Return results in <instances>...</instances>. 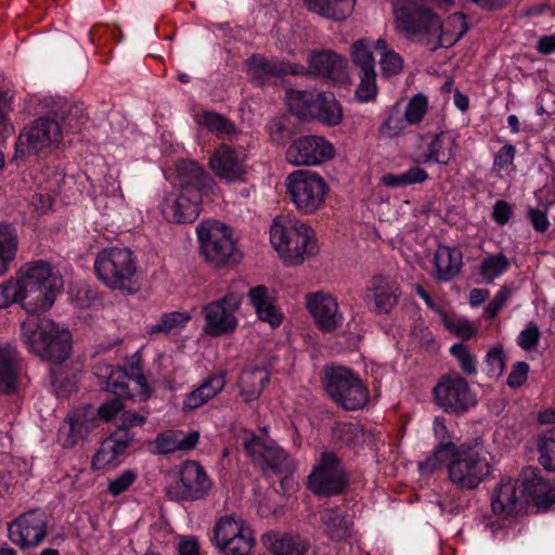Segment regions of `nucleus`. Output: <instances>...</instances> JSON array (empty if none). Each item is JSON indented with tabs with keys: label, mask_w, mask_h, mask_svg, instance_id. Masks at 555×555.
Instances as JSON below:
<instances>
[{
	"label": "nucleus",
	"mask_w": 555,
	"mask_h": 555,
	"mask_svg": "<svg viewBox=\"0 0 555 555\" xmlns=\"http://www.w3.org/2000/svg\"><path fill=\"white\" fill-rule=\"evenodd\" d=\"M539 462L544 469L555 470V429H546L537 438Z\"/></svg>",
	"instance_id": "nucleus-53"
},
{
	"label": "nucleus",
	"mask_w": 555,
	"mask_h": 555,
	"mask_svg": "<svg viewBox=\"0 0 555 555\" xmlns=\"http://www.w3.org/2000/svg\"><path fill=\"white\" fill-rule=\"evenodd\" d=\"M202 193L192 190L185 192H171L162 204V212L169 222L191 223L194 222L201 214Z\"/></svg>",
	"instance_id": "nucleus-18"
},
{
	"label": "nucleus",
	"mask_w": 555,
	"mask_h": 555,
	"mask_svg": "<svg viewBox=\"0 0 555 555\" xmlns=\"http://www.w3.org/2000/svg\"><path fill=\"white\" fill-rule=\"evenodd\" d=\"M270 380L269 372L263 367L245 369L240 376V393L244 401L257 400Z\"/></svg>",
	"instance_id": "nucleus-36"
},
{
	"label": "nucleus",
	"mask_w": 555,
	"mask_h": 555,
	"mask_svg": "<svg viewBox=\"0 0 555 555\" xmlns=\"http://www.w3.org/2000/svg\"><path fill=\"white\" fill-rule=\"evenodd\" d=\"M8 537L21 548L39 545L47 537L48 519L42 509H30L8 522Z\"/></svg>",
	"instance_id": "nucleus-15"
},
{
	"label": "nucleus",
	"mask_w": 555,
	"mask_h": 555,
	"mask_svg": "<svg viewBox=\"0 0 555 555\" xmlns=\"http://www.w3.org/2000/svg\"><path fill=\"white\" fill-rule=\"evenodd\" d=\"M311 120H318L327 126H337L343 120V109L333 93L319 92Z\"/></svg>",
	"instance_id": "nucleus-38"
},
{
	"label": "nucleus",
	"mask_w": 555,
	"mask_h": 555,
	"mask_svg": "<svg viewBox=\"0 0 555 555\" xmlns=\"http://www.w3.org/2000/svg\"><path fill=\"white\" fill-rule=\"evenodd\" d=\"M243 293L231 292L224 297L207 304L203 308L206 321L204 331L210 336H221L234 332L237 326L235 312L238 310Z\"/></svg>",
	"instance_id": "nucleus-12"
},
{
	"label": "nucleus",
	"mask_w": 555,
	"mask_h": 555,
	"mask_svg": "<svg viewBox=\"0 0 555 555\" xmlns=\"http://www.w3.org/2000/svg\"><path fill=\"white\" fill-rule=\"evenodd\" d=\"M325 533L333 540H343L350 535L351 522L340 508H327L321 515Z\"/></svg>",
	"instance_id": "nucleus-45"
},
{
	"label": "nucleus",
	"mask_w": 555,
	"mask_h": 555,
	"mask_svg": "<svg viewBox=\"0 0 555 555\" xmlns=\"http://www.w3.org/2000/svg\"><path fill=\"white\" fill-rule=\"evenodd\" d=\"M135 480V474L130 470H124L115 479L108 483V491L112 495L117 496L125 492Z\"/></svg>",
	"instance_id": "nucleus-63"
},
{
	"label": "nucleus",
	"mask_w": 555,
	"mask_h": 555,
	"mask_svg": "<svg viewBox=\"0 0 555 555\" xmlns=\"http://www.w3.org/2000/svg\"><path fill=\"white\" fill-rule=\"evenodd\" d=\"M44 107L56 117L61 118L66 127L72 131H79L86 120L83 107L78 103H69L65 100L51 101L44 103Z\"/></svg>",
	"instance_id": "nucleus-42"
},
{
	"label": "nucleus",
	"mask_w": 555,
	"mask_h": 555,
	"mask_svg": "<svg viewBox=\"0 0 555 555\" xmlns=\"http://www.w3.org/2000/svg\"><path fill=\"white\" fill-rule=\"evenodd\" d=\"M350 56L358 69L359 86L356 90V98L360 102H370L377 94L375 60L373 56L371 41L366 38L356 40L350 48Z\"/></svg>",
	"instance_id": "nucleus-14"
},
{
	"label": "nucleus",
	"mask_w": 555,
	"mask_h": 555,
	"mask_svg": "<svg viewBox=\"0 0 555 555\" xmlns=\"http://www.w3.org/2000/svg\"><path fill=\"white\" fill-rule=\"evenodd\" d=\"M468 30L466 17L462 13H454L447 20L446 25L441 22V33L431 40V50L439 47H451L457 42Z\"/></svg>",
	"instance_id": "nucleus-39"
},
{
	"label": "nucleus",
	"mask_w": 555,
	"mask_h": 555,
	"mask_svg": "<svg viewBox=\"0 0 555 555\" xmlns=\"http://www.w3.org/2000/svg\"><path fill=\"white\" fill-rule=\"evenodd\" d=\"M55 332L44 343L48 354H42L41 359L52 363H62L69 357L72 336L68 330L61 328L57 324H55Z\"/></svg>",
	"instance_id": "nucleus-43"
},
{
	"label": "nucleus",
	"mask_w": 555,
	"mask_h": 555,
	"mask_svg": "<svg viewBox=\"0 0 555 555\" xmlns=\"http://www.w3.org/2000/svg\"><path fill=\"white\" fill-rule=\"evenodd\" d=\"M398 283L390 276L376 275L366 286L365 300L376 313H389L398 304Z\"/></svg>",
	"instance_id": "nucleus-21"
},
{
	"label": "nucleus",
	"mask_w": 555,
	"mask_h": 555,
	"mask_svg": "<svg viewBox=\"0 0 555 555\" xmlns=\"http://www.w3.org/2000/svg\"><path fill=\"white\" fill-rule=\"evenodd\" d=\"M191 317L186 312L172 311L164 313L155 324L147 325V334H170L183 328Z\"/></svg>",
	"instance_id": "nucleus-52"
},
{
	"label": "nucleus",
	"mask_w": 555,
	"mask_h": 555,
	"mask_svg": "<svg viewBox=\"0 0 555 555\" xmlns=\"http://www.w3.org/2000/svg\"><path fill=\"white\" fill-rule=\"evenodd\" d=\"M300 73L298 65L279 60H266L261 56H253L248 62V74L259 86L264 85L273 77L287 74L298 75Z\"/></svg>",
	"instance_id": "nucleus-30"
},
{
	"label": "nucleus",
	"mask_w": 555,
	"mask_h": 555,
	"mask_svg": "<svg viewBox=\"0 0 555 555\" xmlns=\"http://www.w3.org/2000/svg\"><path fill=\"white\" fill-rule=\"evenodd\" d=\"M488 374L493 377H499L504 371V352L503 348L498 346L492 348L487 354Z\"/></svg>",
	"instance_id": "nucleus-62"
},
{
	"label": "nucleus",
	"mask_w": 555,
	"mask_h": 555,
	"mask_svg": "<svg viewBox=\"0 0 555 555\" xmlns=\"http://www.w3.org/2000/svg\"><path fill=\"white\" fill-rule=\"evenodd\" d=\"M17 251V234L9 224L0 225V276L3 275L9 264L14 260Z\"/></svg>",
	"instance_id": "nucleus-49"
},
{
	"label": "nucleus",
	"mask_w": 555,
	"mask_h": 555,
	"mask_svg": "<svg viewBox=\"0 0 555 555\" xmlns=\"http://www.w3.org/2000/svg\"><path fill=\"white\" fill-rule=\"evenodd\" d=\"M134 436L130 431H115L106 438L92 457V467L102 469L113 464L130 447Z\"/></svg>",
	"instance_id": "nucleus-29"
},
{
	"label": "nucleus",
	"mask_w": 555,
	"mask_h": 555,
	"mask_svg": "<svg viewBox=\"0 0 555 555\" xmlns=\"http://www.w3.org/2000/svg\"><path fill=\"white\" fill-rule=\"evenodd\" d=\"M23 286L18 280H9L0 285V309H4L14 302L22 305Z\"/></svg>",
	"instance_id": "nucleus-55"
},
{
	"label": "nucleus",
	"mask_w": 555,
	"mask_h": 555,
	"mask_svg": "<svg viewBox=\"0 0 555 555\" xmlns=\"http://www.w3.org/2000/svg\"><path fill=\"white\" fill-rule=\"evenodd\" d=\"M289 118L286 116L275 117L268 124V133L275 144H285L292 137V129L288 125Z\"/></svg>",
	"instance_id": "nucleus-56"
},
{
	"label": "nucleus",
	"mask_w": 555,
	"mask_h": 555,
	"mask_svg": "<svg viewBox=\"0 0 555 555\" xmlns=\"http://www.w3.org/2000/svg\"><path fill=\"white\" fill-rule=\"evenodd\" d=\"M177 178L180 190L192 192L196 190L202 193L205 185L206 173L204 169L195 162L182 160L177 166Z\"/></svg>",
	"instance_id": "nucleus-44"
},
{
	"label": "nucleus",
	"mask_w": 555,
	"mask_h": 555,
	"mask_svg": "<svg viewBox=\"0 0 555 555\" xmlns=\"http://www.w3.org/2000/svg\"><path fill=\"white\" fill-rule=\"evenodd\" d=\"M244 449L255 466L267 473H283L291 467L286 452L274 441L250 435L243 442Z\"/></svg>",
	"instance_id": "nucleus-16"
},
{
	"label": "nucleus",
	"mask_w": 555,
	"mask_h": 555,
	"mask_svg": "<svg viewBox=\"0 0 555 555\" xmlns=\"http://www.w3.org/2000/svg\"><path fill=\"white\" fill-rule=\"evenodd\" d=\"M410 125L405 116H402L399 112L389 114L387 119L379 127L380 134L393 138L399 135L405 127Z\"/></svg>",
	"instance_id": "nucleus-60"
},
{
	"label": "nucleus",
	"mask_w": 555,
	"mask_h": 555,
	"mask_svg": "<svg viewBox=\"0 0 555 555\" xmlns=\"http://www.w3.org/2000/svg\"><path fill=\"white\" fill-rule=\"evenodd\" d=\"M225 386L223 373L207 377L197 388L185 395L183 409L186 411L196 410L216 397Z\"/></svg>",
	"instance_id": "nucleus-33"
},
{
	"label": "nucleus",
	"mask_w": 555,
	"mask_h": 555,
	"mask_svg": "<svg viewBox=\"0 0 555 555\" xmlns=\"http://www.w3.org/2000/svg\"><path fill=\"white\" fill-rule=\"evenodd\" d=\"M309 68L314 75L334 83L348 79L346 60L331 50L313 53L309 59Z\"/></svg>",
	"instance_id": "nucleus-26"
},
{
	"label": "nucleus",
	"mask_w": 555,
	"mask_h": 555,
	"mask_svg": "<svg viewBox=\"0 0 555 555\" xmlns=\"http://www.w3.org/2000/svg\"><path fill=\"white\" fill-rule=\"evenodd\" d=\"M17 278L23 288L46 286L52 289L63 288V278L54 268L44 260L28 262L23 266Z\"/></svg>",
	"instance_id": "nucleus-25"
},
{
	"label": "nucleus",
	"mask_w": 555,
	"mask_h": 555,
	"mask_svg": "<svg viewBox=\"0 0 555 555\" xmlns=\"http://www.w3.org/2000/svg\"><path fill=\"white\" fill-rule=\"evenodd\" d=\"M291 201L304 214H313L325 202L328 188L325 180L310 170H296L286 178Z\"/></svg>",
	"instance_id": "nucleus-7"
},
{
	"label": "nucleus",
	"mask_w": 555,
	"mask_h": 555,
	"mask_svg": "<svg viewBox=\"0 0 555 555\" xmlns=\"http://www.w3.org/2000/svg\"><path fill=\"white\" fill-rule=\"evenodd\" d=\"M199 440L198 431L183 433L182 430H168L159 434L155 439L156 451L168 454L176 451L193 450Z\"/></svg>",
	"instance_id": "nucleus-34"
},
{
	"label": "nucleus",
	"mask_w": 555,
	"mask_h": 555,
	"mask_svg": "<svg viewBox=\"0 0 555 555\" xmlns=\"http://www.w3.org/2000/svg\"><path fill=\"white\" fill-rule=\"evenodd\" d=\"M211 481L205 469L194 461H186L179 472V479L167 488V495L175 501H196L205 498Z\"/></svg>",
	"instance_id": "nucleus-13"
},
{
	"label": "nucleus",
	"mask_w": 555,
	"mask_h": 555,
	"mask_svg": "<svg viewBox=\"0 0 555 555\" xmlns=\"http://www.w3.org/2000/svg\"><path fill=\"white\" fill-rule=\"evenodd\" d=\"M248 297L261 321L268 322L272 327L281 324L283 315L268 299V288L266 286L259 285L250 288Z\"/></svg>",
	"instance_id": "nucleus-41"
},
{
	"label": "nucleus",
	"mask_w": 555,
	"mask_h": 555,
	"mask_svg": "<svg viewBox=\"0 0 555 555\" xmlns=\"http://www.w3.org/2000/svg\"><path fill=\"white\" fill-rule=\"evenodd\" d=\"M17 251V234L9 224L0 225V276L3 275L9 264L14 260Z\"/></svg>",
	"instance_id": "nucleus-50"
},
{
	"label": "nucleus",
	"mask_w": 555,
	"mask_h": 555,
	"mask_svg": "<svg viewBox=\"0 0 555 555\" xmlns=\"http://www.w3.org/2000/svg\"><path fill=\"white\" fill-rule=\"evenodd\" d=\"M274 538L270 543V550L274 555H307L310 544L309 542L296 534H283L278 537L276 533L269 534L268 540Z\"/></svg>",
	"instance_id": "nucleus-46"
},
{
	"label": "nucleus",
	"mask_w": 555,
	"mask_h": 555,
	"mask_svg": "<svg viewBox=\"0 0 555 555\" xmlns=\"http://www.w3.org/2000/svg\"><path fill=\"white\" fill-rule=\"evenodd\" d=\"M201 251L214 267L236 264L242 254L233 238V231L217 220H205L196 228Z\"/></svg>",
	"instance_id": "nucleus-5"
},
{
	"label": "nucleus",
	"mask_w": 555,
	"mask_h": 555,
	"mask_svg": "<svg viewBox=\"0 0 555 555\" xmlns=\"http://www.w3.org/2000/svg\"><path fill=\"white\" fill-rule=\"evenodd\" d=\"M98 426L95 409L83 406L69 414L59 429V441L65 448L82 442Z\"/></svg>",
	"instance_id": "nucleus-19"
},
{
	"label": "nucleus",
	"mask_w": 555,
	"mask_h": 555,
	"mask_svg": "<svg viewBox=\"0 0 555 555\" xmlns=\"http://www.w3.org/2000/svg\"><path fill=\"white\" fill-rule=\"evenodd\" d=\"M380 72L384 77L398 75L403 68V59L396 51L382 53L379 60Z\"/></svg>",
	"instance_id": "nucleus-59"
},
{
	"label": "nucleus",
	"mask_w": 555,
	"mask_h": 555,
	"mask_svg": "<svg viewBox=\"0 0 555 555\" xmlns=\"http://www.w3.org/2000/svg\"><path fill=\"white\" fill-rule=\"evenodd\" d=\"M440 464H446L449 481L462 491L475 490L492 472V456L481 443L441 442L420 463V470L430 474Z\"/></svg>",
	"instance_id": "nucleus-1"
},
{
	"label": "nucleus",
	"mask_w": 555,
	"mask_h": 555,
	"mask_svg": "<svg viewBox=\"0 0 555 555\" xmlns=\"http://www.w3.org/2000/svg\"><path fill=\"white\" fill-rule=\"evenodd\" d=\"M365 440V434L358 424L340 423L333 428V441L340 448L361 446Z\"/></svg>",
	"instance_id": "nucleus-51"
},
{
	"label": "nucleus",
	"mask_w": 555,
	"mask_h": 555,
	"mask_svg": "<svg viewBox=\"0 0 555 555\" xmlns=\"http://www.w3.org/2000/svg\"><path fill=\"white\" fill-rule=\"evenodd\" d=\"M427 98L423 94L414 95L408 103L404 116L410 125L418 124L427 111Z\"/></svg>",
	"instance_id": "nucleus-58"
},
{
	"label": "nucleus",
	"mask_w": 555,
	"mask_h": 555,
	"mask_svg": "<svg viewBox=\"0 0 555 555\" xmlns=\"http://www.w3.org/2000/svg\"><path fill=\"white\" fill-rule=\"evenodd\" d=\"M348 485L349 477L341 459L332 451L322 452L308 476L309 490L317 495L333 496L343 493Z\"/></svg>",
	"instance_id": "nucleus-8"
},
{
	"label": "nucleus",
	"mask_w": 555,
	"mask_h": 555,
	"mask_svg": "<svg viewBox=\"0 0 555 555\" xmlns=\"http://www.w3.org/2000/svg\"><path fill=\"white\" fill-rule=\"evenodd\" d=\"M433 395L437 405L447 413L462 414L476 404L467 380L456 372L441 376Z\"/></svg>",
	"instance_id": "nucleus-9"
},
{
	"label": "nucleus",
	"mask_w": 555,
	"mask_h": 555,
	"mask_svg": "<svg viewBox=\"0 0 555 555\" xmlns=\"http://www.w3.org/2000/svg\"><path fill=\"white\" fill-rule=\"evenodd\" d=\"M333 156L332 143L319 135L300 137L286 151V160L296 166L319 165Z\"/></svg>",
	"instance_id": "nucleus-17"
},
{
	"label": "nucleus",
	"mask_w": 555,
	"mask_h": 555,
	"mask_svg": "<svg viewBox=\"0 0 555 555\" xmlns=\"http://www.w3.org/2000/svg\"><path fill=\"white\" fill-rule=\"evenodd\" d=\"M307 307L312 314L317 326L325 333L338 328L344 321L336 299L324 292H315L307 295Z\"/></svg>",
	"instance_id": "nucleus-20"
},
{
	"label": "nucleus",
	"mask_w": 555,
	"mask_h": 555,
	"mask_svg": "<svg viewBox=\"0 0 555 555\" xmlns=\"http://www.w3.org/2000/svg\"><path fill=\"white\" fill-rule=\"evenodd\" d=\"M216 546L223 555H251L255 538L249 526L233 516H224L214 528Z\"/></svg>",
	"instance_id": "nucleus-10"
},
{
	"label": "nucleus",
	"mask_w": 555,
	"mask_h": 555,
	"mask_svg": "<svg viewBox=\"0 0 555 555\" xmlns=\"http://www.w3.org/2000/svg\"><path fill=\"white\" fill-rule=\"evenodd\" d=\"M457 151L456 134L452 131L440 130L428 144V152L420 155V162L427 164L435 162L448 165Z\"/></svg>",
	"instance_id": "nucleus-31"
},
{
	"label": "nucleus",
	"mask_w": 555,
	"mask_h": 555,
	"mask_svg": "<svg viewBox=\"0 0 555 555\" xmlns=\"http://www.w3.org/2000/svg\"><path fill=\"white\" fill-rule=\"evenodd\" d=\"M450 352L457 359L463 372L468 375L477 374V360L467 347L462 344H455L450 348Z\"/></svg>",
	"instance_id": "nucleus-57"
},
{
	"label": "nucleus",
	"mask_w": 555,
	"mask_h": 555,
	"mask_svg": "<svg viewBox=\"0 0 555 555\" xmlns=\"http://www.w3.org/2000/svg\"><path fill=\"white\" fill-rule=\"evenodd\" d=\"M540 336L539 327L534 324H530L520 332L517 343L524 350H531L538 345Z\"/></svg>",
	"instance_id": "nucleus-64"
},
{
	"label": "nucleus",
	"mask_w": 555,
	"mask_h": 555,
	"mask_svg": "<svg viewBox=\"0 0 555 555\" xmlns=\"http://www.w3.org/2000/svg\"><path fill=\"white\" fill-rule=\"evenodd\" d=\"M61 291L48 288L47 285L23 288L22 307L33 314L44 312L52 307Z\"/></svg>",
	"instance_id": "nucleus-37"
},
{
	"label": "nucleus",
	"mask_w": 555,
	"mask_h": 555,
	"mask_svg": "<svg viewBox=\"0 0 555 555\" xmlns=\"http://www.w3.org/2000/svg\"><path fill=\"white\" fill-rule=\"evenodd\" d=\"M318 93L309 90H288L286 99L291 112L301 119L310 120Z\"/></svg>",
	"instance_id": "nucleus-47"
},
{
	"label": "nucleus",
	"mask_w": 555,
	"mask_h": 555,
	"mask_svg": "<svg viewBox=\"0 0 555 555\" xmlns=\"http://www.w3.org/2000/svg\"><path fill=\"white\" fill-rule=\"evenodd\" d=\"M21 372L20 354L11 345H0V393L16 389Z\"/></svg>",
	"instance_id": "nucleus-32"
},
{
	"label": "nucleus",
	"mask_w": 555,
	"mask_h": 555,
	"mask_svg": "<svg viewBox=\"0 0 555 555\" xmlns=\"http://www.w3.org/2000/svg\"><path fill=\"white\" fill-rule=\"evenodd\" d=\"M524 504L518 494V481L512 478L502 479L495 487L491 508L495 515L512 517L522 511Z\"/></svg>",
	"instance_id": "nucleus-28"
},
{
	"label": "nucleus",
	"mask_w": 555,
	"mask_h": 555,
	"mask_svg": "<svg viewBox=\"0 0 555 555\" xmlns=\"http://www.w3.org/2000/svg\"><path fill=\"white\" fill-rule=\"evenodd\" d=\"M55 322L47 318H28L22 323V338L28 350L41 359L48 354L44 343L55 332Z\"/></svg>",
	"instance_id": "nucleus-27"
},
{
	"label": "nucleus",
	"mask_w": 555,
	"mask_h": 555,
	"mask_svg": "<svg viewBox=\"0 0 555 555\" xmlns=\"http://www.w3.org/2000/svg\"><path fill=\"white\" fill-rule=\"evenodd\" d=\"M304 2L311 12L338 22L351 14L356 0H304Z\"/></svg>",
	"instance_id": "nucleus-40"
},
{
	"label": "nucleus",
	"mask_w": 555,
	"mask_h": 555,
	"mask_svg": "<svg viewBox=\"0 0 555 555\" xmlns=\"http://www.w3.org/2000/svg\"><path fill=\"white\" fill-rule=\"evenodd\" d=\"M515 155L516 149L513 144L507 143L503 145L494 155L493 170L496 172L506 170L508 166L513 165Z\"/></svg>",
	"instance_id": "nucleus-61"
},
{
	"label": "nucleus",
	"mask_w": 555,
	"mask_h": 555,
	"mask_svg": "<svg viewBox=\"0 0 555 555\" xmlns=\"http://www.w3.org/2000/svg\"><path fill=\"white\" fill-rule=\"evenodd\" d=\"M322 382L328 397L347 411L359 410L369 400L366 387L347 367H327Z\"/></svg>",
	"instance_id": "nucleus-6"
},
{
	"label": "nucleus",
	"mask_w": 555,
	"mask_h": 555,
	"mask_svg": "<svg viewBox=\"0 0 555 555\" xmlns=\"http://www.w3.org/2000/svg\"><path fill=\"white\" fill-rule=\"evenodd\" d=\"M524 494L541 511L555 504V485L544 479L535 467L524 469Z\"/></svg>",
	"instance_id": "nucleus-24"
},
{
	"label": "nucleus",
	"mask_w": 555,
	"mask_h": 555,
	"mask_svg": "<svg viewBox=\"0 0 555 555\" xmlns=\"http://www.w3.org/2000/svg\"><path fill=\"white\" fill-rule=\"evenodd\" d=\"M94 273L111 289L127 294L138 291L137 259L127 247H107L100 250L94 260Z\"/></svg>",
	"instance_id": "nucleus-4"
},
{
	"label": "nucleus",
	"mask_w": 555,
	"mask_h": 555,
	"mask_svg": "<svg viewBox=\"0 0 555 555\" xmlns=\"http://www.w3.org/2000/svg\"><path fill=\"white\" fill-rule=\"evenodd\" d=\"M435 278L448 282L459 274L462 268V254L457 248L438 246L435 257Z\"/></svg>",
	"instance_id": "nucleus-35"
},
{
	"label": "nucleus",
	"mask_w": 555,
	"mask_h": 555,
	"mask_svg": "<svg viewBox=\"0 0 555 555\" xmlns=\"http://www.w3.org/2000/svg\"><path fill=\"white\" fill-rule=\"evenodd\" d=\"M511 267L509 259L503 253L486 256L478 266V273L485 283H493Z\"/></svg>",
	"instance_id": "nucleus-48"
},
{
	"label": "nucleus",
	"mask_w": 555,
	"mask_h": 555,
	"mask_svg": "<svg viewBox=\"0 0 555 555\" xmlns=\"http://www.w3.org/2000/svg\"><path fill=\"white\" fill-rule=\"evenodd\" d=\"M210 167L217 177L225 181L243 180L246 172L243 153L225 144L214 152Z\"/></svg>",
	"instance_id": "nucleus-22"
},
{
	"label": "nucleus",
	"mask_w": 555,
	"mask_h": 555,
	"mask_svg": "<svg viewBox=\"0 0 555 555\" xmlns=\"http://www.w3.org/2000/svg\"><path fill=\"white\" fill-rule=\"evenodd\" d=\"M198 122L218 135L231 137L236 133L235 125L216 112H205Z\"/></svg>",
	"instance_id": "nucleus-54"
},
{
	"label": "nucleus",
	"mask_w": 555,
	"mask_h": 555,
	"mask_svg": "<svg viewBox=\"0 0 555 555\" xmlns=\"http://www.w3.org/2000/svg\"><path fill=\"white\" fill-rule=\"evenodd\" d=\"M61 133V127L54 119L47 117L36 119L20 133L14 158L44 152L60 141Z\"/></svg>",
	"instance_id": "nucleus-11"
},
{
	"label": "nucleus",
	"mask_w": 555,
	"mask_h": 555,
	"mask_svg": "<svg viewBox=\"0 0 555 555\" xmlns=\"http://www.w3.org/2000/svg\"><path fill=\"white\" fill-rule=\"evenodd\" d=\"M395 30L404 38L431 47L433 38L441 33L440 17L417 0H392Z\"/></svg>",
	"instance_id": "nucleus-3"
},
{
	"label": "nucleus",
	"mask_w": 555,
	"mask_h": 555,
	"mask_svg": "<svg viewBox=\"0 0 555 555\" xmlns=\"http://www.w3.org/2000/svg\"><path fill=\"white\" fill-rule=\"evenodd\" d=\"M270 241L281 257L292 266L302 263L307 256L318 250L313 230L292 215L274 218Z\"/></svg>",
	"instance_id": "nucleus-2"
},
{
	"label": "nucleus",
	"mask_w": 555,
	"mask_h": 555,
	"mask_svg": "<svg viewBox=\"0 0 555 555\" xmlns=\"http://www.w3.org/2000/svg\"><path fill=\"white\" fill-rule=\"evenodd\" d=\"M129 375L124 369H113L106 380V390L119 398H133L134 396H146L149 386L144 375L138 370L132 369Z\"/></svg>",
	"instance_id": "nucleus-23"
}]
</instances>
